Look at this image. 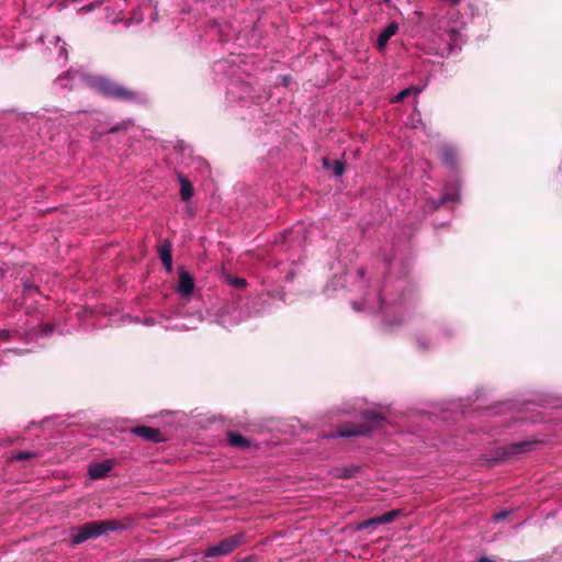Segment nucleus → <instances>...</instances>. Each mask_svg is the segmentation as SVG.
Returning a JSON list of instances; mask_svg holds the SVG:
<instances>
[{
	"mask_svg": "<svg viewBox=\"0 0 562 562\" xmlns=\"http://www.w3.org/2000/svg\"><path fill=\"white\" fill-rule=\"evenodd\" d=\"M83 9H88V10H91L92 9V5L89 4V5H86Z\"/></svg>",
	"mask_w": 562,
	"mask_h": 562,
	"instance_id": "27",
	"label": "nucleus"
},
{
	"mask_svg": "<svg viewBox=\"0 0 562 562\" xmlns=\"http://www.w3.org/2000/svg\"><path fill=\"white\" fill-rule=\"evenodd\" d=\"M227 441L232 447L245 450L250 447V440L235 431L227 432Z\"/></svg>",
	"mask_w": 562,
	"mask_h": 562,
	"instance_id": "12",
	"label": "nucleus"
},
{
	"mask_svg": "<svg viewBox=\"0 0 562 562\" xmlns=\"http://www.w3.org/2000/svg\"><path fill=\"white\" fill-rule=\"evenodd\" d=\"M159 257L161 263L166 268L168 272L172 270V245L169 240H164V243L159 246Z\"/></svg>",
	"mask_w": 562,
	"mask_h": 562,
	"instance_id": "10",
	"label": "nucleus"
},
{
	"mask_svg": "<svg viewBox=\"0 0 562 562\" xmlns=\"http://www.w3.org/2000/svg\"><path fill=\"white\" fill-rule=\"evenodd\" d=\"M420 92V89H418L415 86H411L408 88L403 89L401 92H398L391 101L393 103H400L404 101L406 98L411 97L412 94L417 95Z\"/></svg>",
	"mask_w": 562,
	"mask_h": 562,
	"instance_id": "15",
	"label": "nucleus"
},
{
	"mask_svg": "<svg viewBox=\"0 0 562 562\" xmlns=\"http://www.w3.org/2000/svg\"><path fill=\"white\" fill-rule=\"evenodd\" d=\"M36 457H38L36 452L18 451L10 458V461H24Z\"/></svg>",
	"mask_w": 562,
	"mask_h": 562,
	"instance_id": "18",
	"label": "nucleus"
},
{
	"mask_svg": "<svg viewBox=\"0 0 562 562\" xmlns=\"http://www.w3.org/2000/svg\"><path fill=\"white\" fill-rule=\"evenodd\" d=\"M124 525L116 519L92 520L69 530V542L76 547L87 540L95 539L109 531L123 529Z\"/></svg>",
	"mask_w": 562,
	"mask_h": 562,
	"instance_id": "3",
	"label": "nucleus"
},
{
	"mask_svg": "<svg viewBox=\"0 0 562 562\" xmlns=\"http://www.w3.org/2000/svg\"><path fill=\"white\" fill-rule=\"evenodd\" d=\"M323 167L327 170H331L336 177H340L345 172V162L339 159L330 160L324 157Z\"/></svg>",
	"mask_w": 562,
	"mask_h": 562,
	"instance_id": "13",
	"label": "nucleus"
},
{
	"mask_svg": "<svg viewBox=\"0 0 562 562\" xmlns=\"http://www.w3.org/2000/svg\"><path fill=\"white\" fill-rule=\"evenodd\" d=\"M378 526H379V524L376 521V517H372V518H369V519H366V520L359 522L357 526V530H363L369 527L375 528Z\"/></svg>",
	"mask_w": 562,
	"mask_h": 562,
	"instance_id": "19",
	"label": "nucleus"
},
{
	"mask_svg": "<svg viewBox=\"0 0 562 562\" xmlns=\"http://www.w3.org/2000/svg\"><path fill=\"white\" fill-rule=\"evenodd\" d=\"M193 289L194 280L192 276L189 272L181 270L179 273L178 292L183 296H189L192 294Z\"/></svg>",
	"mask_w": 562,
	"mask_h": 562,
	"instance_id": "9",
	"label": "nucleus"
},
{
	"mask_svg": "<svg viewBox=\"0 0 562 562\" xmlns=\"http://www.w3.org/2000/svg\"><path fill=\"white\" fill-rule=\"evenodd\" d=\"M361 417L363 419L362 424H342L337 431L326 434L324 438L370 436L373 430L382 428L386 422L385 417L375 411H364Z\"/></svg>",
	"mask_w": 562,
	"mask_h": 562,
	"instance_id": "2",
	"label": "nucleus"
},
{
	"mask_svg": "<svg viewBox=\"0 0 562 562\" xmlns=\"http://www.w3.org/2000/svg\"><path fill=\"white\" fill-rule=\"evenodd\" d=\"M113 465L114 462L112 460L93 463L89 467V476L92 480L103 479L113 469Z\"/></svg>",
	"mask_w": 562,
	"mask_h": 562,
	"instance_id": "7",
	"label": "nucleus"
},
{
	"mask_svg": "<svg viewBox=\"0 0 562 562\" xmlns=\"http://www.w3.org/2000/svg\"><path fill=\"white\" fill-rule=\"evenodd\" d=\"M509 512H499L494 515V521L499 522L508 516Z\"/></svg>",
	"mask_w": 562,
	"mask_h": 562,
	"instance_id": "24",
	"label": "nucleus"
},
{
	"mask_svg": "<svg viewBox=\"0 0 562 562\" xmlns=\"http://www.w3.org/2000/svg\"><path fill=\"white\" fill-rule=\"evenodd\" d=\"M358 468L357 467H351V468H344L341 470V477L342 479H350V477H353L356 472H358Z\"/></svg>",
	"mask_w": 562,
	"mask_h": 562,
	"instance_id": "21",
	"label": "nucleus"
},
{
	"mask_svg": "<svg viewBox=\"0 0 562 562\" xmlns=\"http://www.w3.org/2000/svg\"><path fill=\"white\" fill-rule=\"evenodd\" d=\"M9 337V333L8 331H1L0 333V338L1 339H7Z\"/></svg>",
	"mask_w": 562,
	"mask_h": 562,
	"instance_id": "26",
	"label": "nucleus"
},
{
	"mask_svg": "<svg viewBox=\"0 0 562 562\" xmlns=\"http://www.w3.org/2000/svg\"><path fill=\"white\" fill-rule=\"evenodd\" d=\"M246 280L243 279V278H234L232 281H231V284L234 286V288H237V289H241L246 285Z\"/></svg>",
	"mask_w": 562,
	"mask_h": 562,
	"instance_id": "22",
	"label": "nucleus"
},
{
	"mask_svg": "<svg viewBox=\"0 0 562 562\" xmlns=\"http://www.w3.org/2000/svg\"><path fill=\"white\" fill-rule=\"evenodd\" d=\"M133 125V121L132 120H124L122 121L121 123L112 126L109 128L108 133L110 134H113V133H119V132H125L127 131L131 126Z\"/></svg>",
	"mask_w": 562,
	"mask_h": 562,
	"instance_id": "17",
	"label": "nucleus"
},
{
	"mask_svg": "<svg viewBox=\"0 0 562 562\" xmlns=\"http://www.w3.org/2000/svg\"><path fill=\"white\" fill-rule=\"evenodd\" d=\"M193 195V187L192 183L183 178L180 177V196L183 201H189Z\"/></svg>",
	"mask_w": 562,
	"mask_h": 562,
	"instance_id": "14",
	"label": "nucleus"
},
{
	"mask_svg": "<svg viewBox=\"0 0 562 562\" xmlns=\"http://www.w3.org/2000/svg\"><path fill=\"white\" fill-rule=\"evenodd\" d=\"M233 562H262V558L256 554H249L244 558L234 559Z\"/></svg>",
	"mask_w": 562,
	"mask_h": 562,
	"instance_id": "20",
	"label": "nucleus"
},
{
	"mask_svg": "<svg viewBox=\"0 0 562 562\" xmlns=\"http://www.w3.org/2000/svg\"><path fill=\"white\" fill-rule=\"evenodd\" d=\"M386 4L390 3V0H383Z\"/></svg>",
	"mask_w": 562,
	"mask_h": 562,
	"instance_id": "28",
	"label": "nucleus"
},
{
	"mask_svg": "<svg viewBox=\"0 0 562 562\" xmlns=\"http://www.w3.org/2000/svg\"><path fill=\"white\" fill-rule=\"evenodd\" d=\"M440 160L447 167L454 169L458 167V151L454 147L450 145H445L440 149L439 154Z\"/></svg>",
	"mask_w": 562,
	"mask_h": 562,
	"instance_id": "8",
	"label": "nucleus"
},
{
	"mask_svg": "<svg viewBox=\"0 0 562 562\" xmlns=\"http://www.w3.org/2000/svg\"><path fill=\"white\" fill-rule=\"evenodd\" d=\"M401 515H402V510L401 509H392L390 512L384 513L381 516H375V517H376L378 524L379 525H383V524L392 522L393 520H395Z\"/></svg>",
	"mask_w": 562,
	"mask_h": 562,
	"instance_id": "16",
	"label": "nucleus"
},
{
	"mask_svg": "<svg viewBox=\"0 0 562 562\" xmlns=\"http://www.w3.org/2000/svg\"><path fill=\"white\" fill-rule=\"evenodd\" d=\"M130 432L148 442L159 443L167 440L164 434L158 428L154 427L135 426L131 428Z\"/></svg>",
	"mask_w": 562,
	"mask_h": 562,
	"instance_id": "5",
	"label": "nucleus"
},
{
	"mask_svg": "<svg viewBox=\"0 0 562 562\" xmlns=\"http://www.w3.org/2000/svg\"><path fill=\"white\" fill-rule=\"evenodd\" d=\"M479 562H493V561L490 558H487V557H481L479 559Z\"/></svg>",
	"mask_w": 562,
	"mask_h": 562,
	"instance_id": "25",
	"label": "nucleus"
},
{
	"mask_svg": "<svg viewBox=\"0 0 562 562\" xmlns=\"http://www.w3.org/2000/svg\"><path fill=\"white\" fill-rule=\"evenodd\" d=\"M398 25L395 22L390 23L384 27L378 36L376 45L380 49L384 48L389 40L397 32Z\"/></svg>",
	"mask_w": 562,
	"mask_h": 562,
	"instance_id": "11",
	"label": "nucleus"
},
{
	"mask_svg": "<svg viewBox=\"0 0 562 562\" xmlns=\"http://www.w3.org/2000/svg\"><path fill=\"white\" fill-rule=\"evenodd\" d=\"M458 199H459V198H458V195H457V194H452V195H450V194H446V195H443V196L439 200V203H438V205H437V206H439V205H443V204H445L446 202H448V201H457Z\"/></svg>",
	"mask_w": 562,
	"mask_h": 562,
	"instance_id": "23",
	"label": "nucleus"
},
{
	"mask_svg": "<svg viewBox=\"0 0 562 562\" xmlns=\"http://www.w3.org/2000/svg\"><path fill=\"white\" fill-rule=\"evenodd\" d=\"M83 81L88 88L98 94L123 102H138L140 93L109 77L99 75H86Z\"/></svg>",
	"mask_w": 562,
	"mask_h": 562,
	"instance_id": "1",
	"label": "nucleus"
},
{
	"mask_svg": "<svg viewBox=\"0 0 562 562\" xmlns=\"http://www.w3.org/2000/svg\"><path fill=\"white\" fill-rule=\"evenodd\" d=\"M538 443L536 440H525L503 446L502 457H515L527 453Z\"/></svg>",
	"mask_w": 562,
	"mask_h": 562,
	"instance_id": "6",
	"label": "nucleus"
},
{
	"mask_svg": "<svg viewBox=\"0 0 562 562\" xmlns=\"http://www.w3.org/2000/svg\"><path fill=\"white\" fill-rule=\"evenodd\" d=\"M245 541V535L239 532L221 540L217 544L210 546L204 550L206 558L228 555L238 549Z\"/></svg>",
	"mask_w": 562,
	"mask_h": 562,
	"instance_id": "4",
	"label": "nucleus"
}]
</instances>
